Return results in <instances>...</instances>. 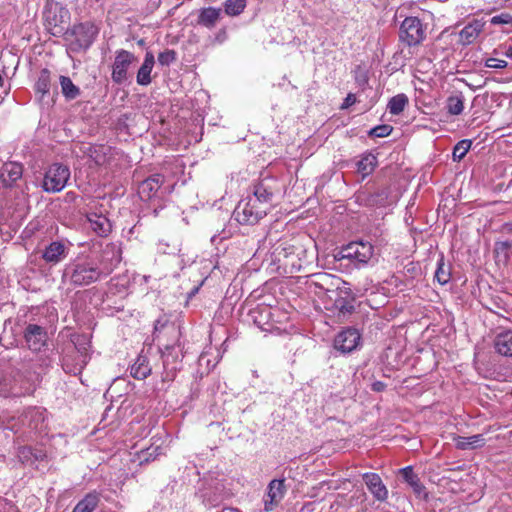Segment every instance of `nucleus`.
I'll return each mask as SVG.
<instances>
[{"label": "nucleus", "instance_id": "1", "mask_svg": "<svg viewBox=\"0 0 512 512\" xmlns=\"http://www.w3.org/2000/svg\"><path fill=\"white\" fill-rule=\"evenodd\" d=\"M315 279L311 285L315 287V293L318 295L326 294L330 300H333L335 306L341 311H350L353 308V294L346 282L327 273L314 275Z\"/></svg>", "mask_w": 512, "mask_h": 512}, {"label": "nucleus", "instance_id": "2", "mask_svg": "<svg viewBox=\"0 0 512 512\" xmlns=\"http://www.w3.org/2000/svg\"><path fill=\"white\" fill-rule=\"evenodd\" d=\"M104 279L91 256L78 257L63 269L62 282L73 287H84Z\"/></svg>", "mask_w": 512, "mask_h": 512}, {"label": "nucleus", "instance_id": "3", "mask_svg": "<svg viewBox=\"0 0 512 512\" xmlns=\"http://www.w3.org/2000/svg\"><path fill=\"white\" fill-rule=\"evenodd\" d=\"M99 28L90 21L81 22L67 28L63 34L68 50L74 53L86 51L95 41Z\"/></svg>", "mask_w": 512, "mask_h": 512}, {"label": "nucleus", "instance_id": "4", "mask_svg": "<svg viewBox=\"0 0 512 512\" xmlns=\"http://www.w3.org/2000/svg\"><path fill=\"white\" fill-rule=\"evenodd\" d=\"M47 411L42 407H29L15 420L12 419L8 428L14 433L26 434L27 431L42 432L46 429Z\"/></svg>", "mask_w": 512, "mask_h": 512}, {"label": "nucleus", "instance_id": "5", "mask_svg": "<svg viewBox=\"0 0 512 512\" xmlns=\"http://www.w3.org/2000/svg\"><path fill=\"white\" fill-rule=\"evenodd\" d=\"M70 12L61 3L47 1L43 10L44 26L47 31L56 37L63 36L70 21Z\"/></svg>", "mask_w": 512, "mask_h": 512}, {"label": "nucleus", "instance_id": "6", "mask_svg": "<svg viewBox=\"0 0 512 512\" xmlns=\"http://www.w3.org/2000/svg\"><path fill=\"white\" fill-rule=\"evenodd\" d=\"M88 346V342L83 339V342L75 343L74 347L65 351L61 359V364L66 373L72 375L81 374L90 360Z\"/></svg>", "mask_w": 512, "mask_h": 512}, {"label": "nucleus", "instance_id": "7", "mask_svg": "<svg viewBox=\"0 0 512 512\" xmlns=\"http://www.w3.org/2000/svg\"><path fill=\"white\" fill-rule=\"evenodd\" d=\"M90 256L104 278H106L114 271L122 260V243L119 241L107 243L102 247L97 255Z\"/></svg>", "mask_w": 512, "mask_h": 512}, {"label": "nucleus", "instance_id": "8", "mask_svg": "<svg viewBox=\"0 0 512 512\" xmlns=\"http://www.w3.org/2000/svg\"><path fill=\"white\" fill-rule=\"evenodd\" d=\"M267 214V207L262 206L253 197L241 200L234 210L235 219L242 225H254Z\"/></svg>", "mask_w": 512, "mask_h": 512}, {"label": "nucleus", "instance_id": "9", "mask_svg": "<svg viewBox=\"0 0 512 512\" xmlns=\"http://www.w3.org/2000/svg\"><path fill=\"white\" fill-rule=\"evenodd\" d=\"M162 371L160 373L163 383H171L175 380L181 369V350L179 346H166L161 350Z\"/></svg>", "mask_w": 512, "mask_h": 512}, {"label": "nucleus", "instance_id": "10", "mask_svg": "<svg viewBox=\"0 0 512 512\" xmlns=\"http://www.w3.org/2000/svg\"><path fill=\"white\" fill-rule=\"evenodd\" d=\"M374 248L370 242L354 241L343 247L338 253V259H347L359 267L365 265L373 256Z\"/></svg>", "mask_w": 512, "mask_h": 512}, {"label": "nucleus", "instance_id": "11", "mask_svg": "<svg viewBox=\"0 0 512 512\" xmlns=\"http://www.w3.org/2000/svg\"><path fill=\"white\" fill-rule=\"evenodd\" d=\"M69 179V167L60 163H54L45 172L42 188L50 193L60 192L65 188Z\"/></svg>", "mask_w": 512, "mask_h": 512}, {"label": "nucleus", "instance_id": "12", "mask_svg": "<svg viewBox=\"0 0 512 512\" xmlns=\"http://www.w3.org/2000/svg\"><path fill=\"white\" fill-rule=\"evenodd\" d=\"M426 37L425 29L417 17H406L399 29V39L407 46H417Z\"/></svg>", "mask_w": 512, "mask_h": 512}, {"label": "nucleus", "instance_id": "13", "mask_svg": "<svg viewBox=\"0 0 512 512\" xmlns=\"http://www.w3.org/2000/svg\"><path fill=\"white\" fill-rule=\"evenodd\" d=\"M285 477L279 479H272L268 485L263 498V512L273 511L284 499L287 486L285 484Z\"/></svg>", "mask_w": 512, "mask_h": 512}, {"label": "nucleus", "instance_id": "14", "mask_svg": "<svg viewBox=\"0 0 512 512\" xmlns=\"http://www.w3.org/2000/svg\"><path fill=\"white\" fill-rule=\"evenodd\" d=\"M280 191V183L274 177H264L254 186L253 198L268 208L276 192Z\"/></svg>", "mask_w": 512, "mask_h": 512}, {"label": "nucleus", "instance_id": "15", "mask_svg": "<svg viewBox=\"0 0 512 512\" xmlns=\"http://www.w3.org/2000/svg\"><path fill=\"white\" fill-rule=\"evenodd\" d=\"M136 60L133 53L121 49L116 52L115 60L112 65V80L117 84H122L127 79V72L130 65Z\"/></svg>", "mask_w": 512, "mask_h": 512}, {"label": "nucleus", "instance_id": "16", "mask_svg": "<svg viewBox=\"0 0 512 512\" xmlns=\"http://www.w3.org/2000/svg\"><path fill=\"white\" fill-rule=\"evenodd\" d=\"M23 336L27 348L34 353L40 352L47 345V331L40 325L28 324Z\"/></svg>", "mask_w": 512, "mask_h": 512}, {"label": "nucleus", "instance_id": "17", "mask_svg": "<svg viewBox=\"0 0 512 512\" xmlns=\"http://www.w3.org/2000/svg\"><path fill=\"white\" fill-rule=\"evenodd\" d=\"M361 336L357 329L346 328L338 333L334 340V347L343 354L357 349L360 345Z\"/></svg>", "mask_w": 512, "mask_h": 512}, {"label": "nucleus", "instance_id": "18", "mask_svg": "<svg viewBox=\"0 0 512 512\" xmlns=\"http://www.w3.org/2000/svg\"><path fill=\"white\" fill-rule=\"evenodd\" d=\"M23 176V166L18 162H7L0 168V185L4 188H11Z\"/></svg>", "mask_w": 512, "mask_h": 512}, {"label": "nucleus", "instance_id": "19", "mask_svg": "<svg viewBox=\"0 0 512 512\" xmlns=\"http://www.w3.org/2000/svg\"><path fill=\"white\" fill-rule=\"evenodd\" d=\"M69 253V247L62 241H52L42 251L43 260L50 265L62 262Z\"/></svg>", "mask_w": 512, "mask_h": 512}, {"label": "nucleus", "instance_id": "20", "mask_svg": "<svg viewBox=\"0 0 512 512\" xmlns=\"http://www.w3.org/2000/svg\"><path fill=\"white\" fill-rule=\"evenodd\" d=\"M164 177L160 174H154L143 180L138 186V195L144 201H149L157 196L162 186Z\"/></svg>", "mask_w": 512, "mask_h": 512}, {"label": "nucleus", "instance_id": "21", "mask_svg": "<svg viewBox=\"0 0 512 512\" xmlns=\"http://www.w3.org/2000/svg\"><path fill=\"white\" fill-rule=\"evenodd\" d=\"M363 480L374 496V498L378 501H384L388 497V490L384 485L381 477L376 473H364Z\"/></svg>", "mask_w": 512, "mask_h": 512}, {"label": "nucleus", "instance_id": "22", "mask_svg": "<svg viewBox=\"0 0 512 512\" xmlns=\"http://www.w3.org/2000/svg\"><path fill=\"white\" fill-rule=\"evenodd\" d=\"M89 228L98 236L106 237L112 230L110 220L103 214L90 212L87 214Z\"/></svg>", "mask_w": 512, "mask_h": 512}, {"label": "nucleus", "instance_id": "23", "mask_svg": "<svg viewBox=\"0 0 512 512\" xmlns=\"http://www.w3.org/2000/svg\"><path fill=\"white\" fill-rule=\"evenodd\" d=\"M221 8L206 7L198 11L197 25L212 29L216 26L221 18Z\"/></svg>", "mask_w": 512, "mask_h": 512}, {"label": "nucleus", "instance_id": "24", "mask_svg": "<svg viewBox=\"0 0 512 512\" xmlns=\"http://www.w3.org/2000/svg\"><path fill=\"white\" fill-rule=\"evenodd\" d=\"M485 22L482 19H473L460 31L459 37L463 44H471L483 31Z\"/></svg>", "mask_w": 512, "mask_h": 512}, {"label": "nucleus", "instance_id": "25", "mask_svg": "<svg viewBox=\"0 0 512 512\" xmlns=\"http://www.w3.org/2000/svg\"><path fill=\"white\" fill-rule=\"evenodd\" d=\"M154 64L155 58L153 53L147 52L145 54L144 61L137 72L136 81L139 85L148 86L151 83L152 79L150 75Z\"/></svg>", "mask_w": 512, "mask_h": 512}, {"label": "nucleus", "instance_id": "26", "mask_svg": "<svg viewBox=\"0 0 512 512\" xmlns=\"http://www.w3.org/2000/svg\"><path fill=\"white\" fill-rule=\"evenodd\" d=\"M454 443L459 450H474L485 445V438L482 434H475L469 437L455 436Z\"/></svg>", "mask_w": 512, "mask_h": 512}, {"label": "nucleus", "instance_id": "27", "mask_svg": "<svg viewBox=\"0 0 512 512\" xmlns=\"http://www.w3.org/2000/svg\"><path fill=\"white\" fill-rule=\"evenodd\" d=\"M496 352L505 357H512V331L499 333L494 340Z\"/></svg>", "mask_w": 512, "mask_h": 512}, {"label": "nucleus", "instance_id": "28", "mask_svg": "<svg viewBox=\"0 0 512 512\" xmlns=\"http://www.w3.org/2000/svg\"><path fill=\"white\" fill-rule=\"evenodd\" d=\"M271 308L267 306L257 307L251 311L253 322L263 331H272L273 326L269 323Z\"/></svg>", "mask_w": 512, "mask_h": 512}, {"label": "nucleus", "instance_id": "29", "mask_svg": "<svg viewBox=\"0 0 512 512\" xmlns=\"http://www.w3.org/2000/svg\"><path fill=\"white\" fill-rule=\"evenodd\" d=\"M152 372L146 356L139 355L135 362L130 367V374L133 378L138 380L146 379Z\"/></svg>", "mask_w": 512, "mask_h": 512}, {"label": "nucleus", "instance_id": "30", "mask_svg": "<svg viewBox=\"0 0 512 512\" xmlns=\"http://www.w3.org/2000/svg\"><path fill=\"white\" fill-rule=\"evenodd\" d=\"M99 502L100 494L96 491H92L86 494L84 498L76 504L72 512H93L97 508Z\"/></svg>", "mask_w": 512, "mask_h": 512}, {"label": "nucleus", "instance_id": "31", "mask_svg": "<svg viewBox=\"0 0 512 512\" xmlns=\"http://www.w3.org/2000/svg\"><path fill=\"white\" fill-rule=\"evenodd\" d=\"M400 474L404 481L413 489V491L417 495H421L424 492V486L422 485L420 478L418 475L413 471V468L411 466L404 467L400 469Z\"/></svg>", "mask_w": 512, "mask_h": 512}, {"label": "nucleus", "instance_id": "32", "mask_svg": "<svg viewBox=\"0 0 512 512\" xmlns=\"http://www.w3.org/2000/svg\"><path fill=\"white\" fill-rule=\"evenodd\" d=\"M61 92L66 100L71 101L78 98L81 90L76 86L68 76L61 75L59 77Z\"/></svg>", "mask_w": 512, "mask_h": 512}, {"label": "nucleus", "instance_id": "33", "mask_svg": "<svg viewBox=\"0 0 512 512\" xmlns=\"http://www.w3.org/2000/svg\"><path fill=\"white\" fill-rule=\"evenodd\" d=\"M465 97L461 92L449 96L446 100V109L450 115H460L464 110Z\"/></svg>", "mask_w": 512, "mask_h": 512}, {"label": "nucleus", "instance_id": "34", "mask_svg": "<svg viewBox=\"0 0 512 512\" xmlns=\"http://www.w3.org/2000/svg\"><path fill=\"white\" fill-rule=\"evenodd\" d=\"M377 165V158L371 153L365 154L362 158L357 162V171L363 176L366 177L370 175Z\"/></svg>", "mask_w": 512, "mask_h": 512}, {"label": "nucleus", "instance_id": "35", "mask_svg": "<svg viewBox=\"0 0 512 512\" xmlns=\"http://www.w3.org/2000/svg\"><path fill=\"white\" fill-rule=\"evenodd\" d=\"M51 77L50 71L46 68L42 69L39 73L38 79L35 83V91L43 98L50 91Z\"/></svg>", "mask_w": 512, "mask_h": 512}, {"label": "nucleus", "instance_id": "36", "mask_svg": "<svg viewBox=\"0 0 512 512\" xmlns=\"http://www.w3.org/2000/svg\"><path fill=\"white\" fill-rule=\"evenodd\" d=\"M408 102V97L404 93H400L393 96L389 100L387 109L392 115H399L404 111L405 107L408 105Z\"/></svg>", "mask_w": 512, "mask_h": 512}, {"label": "nucleus", "instance_id": "37", "mask_svg": "<svg viewBox=\"0 0 512 512\" xmlns=\"http://www.w3.org/2000/svg\"><path fill=\"white\" fill-rule=\"evenodd\" d=\"M512 249V240L496 241L494 244V254L498 261L508 263L510 260V250Z\"/></svg>", "mask_w": 512, "mask_h": 512}, {"label": "nucleus", "instance_id": "38", "mask_svg": "<svg viewBox=\"0 0 512 512\" xmlns=\"http://www.w3.org/2000/svg\"><path fill=\"white\" fill-rule=\"evenodd\" d=\"M246 8V0H226L224 3V12L228 16H238Z\"/></svg>", "mask_w": 512, "mask_h": 512}, {"label": "nucleus", "instance_id": "39", "mask_svg": "<svg viewBox=\"0 0 512 512\" xmlns=\"http://www.w3.org/2000/svg\"><path fill=\"white\" fill-rule=\"evenodd\" d=\"M163 454V448L161 445H152L146 450H142L139 454L140 464L148 463L156 460L160 455Z\"/></svg>", "mask_w": 512, "mask_h": 512}, {"label": "nucleus", "instance_id": "40", "mask_svg": "<svg viewBox=\"0 0 512 512\" xmlns=\"http://www.w3.org/2000/svg\"><path fill=\"white\" fill-rule=\"evenodd\" d=\"M435 278L441 285H445L450 281V268L445 265L443 257H441V259L437 263Z\"/></svg>", "mask_w": 512, "mask_h": 512}, {"label": "nucleus", "instance_id": "41", "mask_svg": "<svg viewBox=\"0 0 512 512\" xmlns=\"http://www.w3.org/2000/svg\"><path fill=\"white\" fill-rule=\"evenodd\" d=\"M471 147L470 140H461L453 148L452 156L453 160L460 161L463 159Z\"/></svg>", "mask_w": 512, "mask_h": 512}, {"label": "nucleus", "instance_id": "42", "mask_svg": "<svg viewBox=\"0 0 512 512\" xmlns=\"http://www.w3.org/2000/svg\"><path fill=\"white\" fill-rule=\"evenodd\" d=\"M177 59V54L172 49H166L158 55V62L162 66H169Z\"/></svg>", "mask_w": 512, "mask_h": 512}, {"label": "nucleus", "instance_id": "43", "mask_svg": "<svg viewBox=\"0 0 512 512\" xmlns=\"http://www.w3.org/2000/svg\"><path fill=\"white\" fill-rule=\"evenodd\" d=\"M392 131H393L392 126L383 124V125H378V126L372 128L369 132V135L382 138V137L389 136Z\"/></svg>", "mask_w": 512, "mask_h": 512}, {"label": "nucleus", "instance_id": "44", "mask_svg": "<svg viewBox=\"0 0 512 512\" xmlns=\"http://www.w3.org/2000/svg\"><path fill=\"white\" fill-rule=\"evenodd\" d=\"M32 448L29 446H20L17 449V457L22 463L29 462L33 457Z\"/></svg>", "mask_w": 512, "mask_h": 512}, {"label": "nucleus", "instance_id": "45", "mask_svg": "<svg viewBox=\"0 0 512 512\" xmlns=\"http://www.w3.org/2000/svg\"><path fill=\"white\" fill-rule=\"evenodd\" d=\"M484 65L487 68H493V69H504L507 67L508 63L505 60L489 57L486 58L484 61Z\"/></svg>", "mask_w": 512, "mask_h": 512}, {"label": "nucleus", "instance_id": "46", "mask_svg": "<svg viewBox=\"0 0 512 512\" xmlns=\"http://www.w3.org/2000/svg\"><path fill=\"white\" fill-rule=\"evenodd\" d=\"M490 23L493 25L512 24V15L509 13H501L491 18Z\"/></svg>", "mask_w": 512, "mask_h": 512}, {"label": "nucleus", "instance_id": "47", "mask_svg": "<svg viewBox=\"0 0 512 512\" xmlns=\"http://www.w3.org/2000/svg\"><path fill=\"white\" fill-rule=\"evenodd\" d=\"M386 388V384L382 381H375L372 384V390L375 392H382Z\"/></svg>", "mask_w": 512, "mask_h": 512}, {"label": "nucleus", "instance_id": "48", "mask_svg": "<svg viewBox=\"0 0 512 512\" xmlns=\"http://www.w3.org/2000/svg\"><path fill=\"white\" fill-rule=\"evenodd\" d=\"M355 101H356L355 96L353 94H348L344 100L342 107L347 108V107L351 106L352 104H354Z\"/></svg>", "mask_w": 512, "mask_h": 512}, {"label": "nucleus", "instance_id": "49", "mask_svg": "<svg viewBox=\"0 0 512 512\" xmlns=\"http://www.w3.org/2000/svg\"><path fill=\"white\" fill-rule=\"evenodd\" d=\"M501 232L511 234L512 233V222L504 223L501 227Z\"/></svg>", "mask_w": 512, "mask_h": 512}, {"label": "nucleus", "instance_id": "50", "mask_svg": "<svg viewBox=\"0 0 512 512\" xmlns=\"http://www.w3.org/2000/svg\"><path fill=\"white\" fill-rule=\"evenodd\" d=\"M503 54H504L506 57H508V58L512 59V44H511V45H509V46H505V47H504Z\"/></svg>", "mask_w": 512, "mask_h": 512}, {"label": "nucleus", "instance_id": "51", "mask_svg": "<svg viewBox=\"0 0 512 512\" xmlns=\"http://www.w3.org/2000/svg\"><path fill=\"white\" fill-rule=\"evenodd\" d=\"M293 246H290L288 248L284 247L281 252H279V255L283 254L284 257H289L290 254H292Z\"/></svg>", "mask_w": 512, "mask_h": 512}, {"label": "nucleus", "instance_id": "52", "mask_svg": "<svg viewBox=\"0 0 512 512\" xmlns=\"http://www.w3.org/2000/svg\"><path fill=\"white\" fill-rule=\"evenodd\" d=\"M220 512H241V511L237 508L226 507V508H223Z\"/></svg>", "mask_w": 512, "mask_h": 512}, {"label": "nucleus", "instance_id": "53", "mask_svg": "<svg viewBox=\"0 0 512 512\" xmlns=\"http://www.w3.org/2000/svg\"><path fill=\"white\" fill-rule=\"evenodd\" d=\"M0 506H1V507L6 506V503H5V502H4V500H2V499H0Z\"/></svg>", "mask_w": 512, "mask_h": 512}, {"label": "nucleus", "instance_id": "54", "mask_svg": "<svg viewBox=\"0 0 512 512\" xmlns=\"http://www.w3.org/2000/svg\"><path fill=\"white\" fill-rule=\"evenodd\" d=\"M216 239V236L214 235L212 238H211V241L214 242Z\"/></svg>", "mask_w": 512, "mask_h": 512}, {"label": "nucleus", "instance_id": "55", "mask_svg": "<svg viewBox=\"0 0 512 512\" xmlns=\"http://www.w3.org/2000/svg\"><path fill=\"white\" fill-rule=\"evenodd\" d=\"M100 0H96V2H99Z\"/></svg>", "mask_w": 512, "mask_h": 512}]
</instances>
